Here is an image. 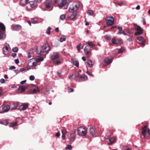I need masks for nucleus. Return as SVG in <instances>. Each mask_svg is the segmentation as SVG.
I'll return each mask as SVG.
<instances>
[{"label":"nucleus","mask_w":150,"mask_h":150,"mask_svg":"<svg viewBox=\"0 0 150 150\" xmlns=\"http://www.w3.org/2000/svg\"><path fill=\"white\" fill-rule=\"evenodd\" d=\"M74 90L73 89L71 88H68V91L69 92H72L74 91Z\"/></svg>","instance_id":"603ef678"},{"label":"nucleus","mask_w":150,"mask_h":150,"mask_svg":"<svg viewBox=\"0 0 150 150\" xmlns=\"http://www.w3.org/2000/svg\"><path fill=\"white\" fill-rule=\"evenodd\" d=\"M66 39V37L64 35L62 36L60 38L59 41L61 42L65 41Z\"/></svg>","instance_id":"7c9ffc66"},{"label":"nucleus","mask_w":150,"mask_h":150,"mask_svg":"<svg viewBox=\"0 0 150 150\" xmlns=\"http://www.w3.org/2000/svg\"><path fill=\"white\" fill-rule=\"evenodd\" d=\"M35 79V76L33 75H31L29 77V79L31 81H33Z\"/></svg>","instance_id":"49530a36"},{"label":"nucleus","mask_w":150,"mask_h":150,"mask_svg":"<svg viewBox=\"0 0 150 150\" xmlns=\"http://www.w3.org/2000/svg\"><path fill=\"white\" fill-rule=\"evenodd\" d=\"M79 6V4L78 2L75 3L73 5L69 7V13L77 12Z\"/></svg>","instance_id":"39448f33"},{"label":"nucleus","mask_w":150,"mask_h":150,"mask_svg":"<svg viewBox=\"0 0 150 150\" xmlns=\"http://www.w3.org/2000/svg\"><path fill=\"white\" fill-rule=\"evenodd\" d=\"M17 74L20 73V70H15L14 71Z\"/></svg>","instance_id":"bf43d9fd"},{"label":"nucleus","mask_w":150,"mask_h":150,"mask_svg":"<svg viewBox=\"0 0 150 150\" xmlns=\"http://www.w3.org/2000/svg\"><path fill=\"white\" fill-rule=\"evenodd\" d=\"M28 2L33 9H35L37 7V2L35 0H33V1L30 0Z\"/></svg>","instance_id":"f8f14e48"},{"label":"nucleus","mask_w":150,"mask_h":150,"mask_svg":"<svg viewBox=\"0 0 150 150\" xmlns=\"http://www.w3.org/2000/svg\"><path fill=\"white\" fill-rule=\"evenodd\" d=\"M15 68H16L14 66H11L10 67L9 69L10 70H12V69H14Z\"/></svg>","instance_id":"5fc2aeb1"},{"label":"nucleus","mask_w":150,"mask_h":150,"mask_svg":"<svg viewBox=\"0 0 150 150\" xmlns=\"http://www.w3.org/2000/svg\"><path fill=\"white\" fill-rule=\"evenodd\" d=\"M141 138H146L150 135V130L146 126H144L142 128V131Z\"/></svg>","instance_id":"7ed1b4c3"},{"label":"nucleus","mask_w":150,"mask_h":150,"mask_svg":"<svg viewBox=\"0 0 150 150\" xmlns=\"http://www.w3.org/2000/svg\"><path fill=\"white\" fill-rule=\"evenodd\" d=\"M113 59L112 57H108L106 58L104 60L103 65L104 66H106L111 64Z\"/></svg>","instance_id":"1a4fd4ad"},{"label":"nucleus","mask_w":150,"mask_h":150,"mask_svg":"<svg viewBox=\"0 0 150 150\" xmlns=\"http://www.w3.org/2000/svg\"><path fill=\"white\" fill-rule=\"evenodd\" d=\"M111 42L112 44L115 45L118 44H121L122 43V41L121 40H116L114 38H112V39Z\"/></svg>","instance_id":"f3484780"},{"label":"nucleus","mask_w":150,"mask_h":150,"mask_svg":"<svg viewBox=\"0 0 150 150\" xmlns=\"http://www.w3.org/2000/svg\"><path fill=\"white\" fill-rule=\"evenodd\" d=\"M37 63H36V61L35 62H33L31 64V66H30V67H32L33 69H37L36 67L37 66Z\"/></svg>","instance_id":"cd10ccee"},{"label":"nucleus","mask_w":150,"mask_h":150,"mask_svg":"<svg viewBox=\"0 0 150 150\" xmlns=\"http://www.w3.org/2000/svg\"><path fill=\"white\" fill-rule=\"evenodd\" d=\"M75 132L74 131H72L71 133V137L70 138L68 137L70 142H73L75 139Z\"/></svg>","instance_id":"dca6fc26"},{"label":"nucleus","mask_w":150,"mask_h":150,"mask_svg":"<svg viewBox=\"0 0 150 150\" xmlns=\"http://www.w3.org/2000/svg\"><path fill=\"white\" fill-rule=\"evenodd\" d=\"M22 28L21 26L19 24L15 25H13V30L15 31H18Z\"/></svg>","instance_id":"6ab92c4d"},{"label":"nucleus","mask_w":150,"mask_h":150,"mask_svg":"<svg viewBox=\"0 0 150 150\" xmlns=\"http://www.w3.org/2000/svg\"><path fill=\"white\" fill-rule=\"evenodd\" d=\"M125 48L123 47H122L118 50V53L120 54L121 53L123 52L124 50H125Z\"/></svg>","instance_id":"58836bf2"},{"label":"nucleus","mask_w":150,"mask_h":150,"mask_svg":"<svg viewBox=\"0 0 150 150\" xmlns=\"http://www.w3.org/2000/svg\"><path fill=\"white\" fill-rule=\"evenodd\" d=\"M137 40L139 41H141L139 44L142 45V47H144L145 46L146 40L142 36L137 37Z\"/></svg>","instance_id":"9b49d317"},{"label":"nucleus","mask_w":150,"mask_h":150,"mask_svg":"<svg viewBox=\"0 0 150 150\" xmlns=\"http://www.w3.org/2000/svg\"><path fill=\"white\" fill-rule=\"evenodd\" d=\"M57 75L59 76L60 77H61L62 76V75H61V72H60V71H58L57 72Z\"/></svg>","instance_id":"052dcab7"},{"label":"nucleus","mask_w":150,"mask_h":150,"mask_svg":"<svg viewBox=\"0 0 150 150\" xmlns=\"http://www.w3.org/2000/svg\"><path fill=\"white\" fill-rule=\"evenodd\" d=\"M18 48L17 47H13L12 49V51L16 52H18Z\"/></svg>","instance_id":"a19ab883"},{"label":"nucleus","mask_w":150,"mask_h":150,"mask_svg":"<svg viewBox=\"0 0 150 150\" xmlns=\"http://www.w3.org/2000/svg\"><path fill=\"white\" fill-rule=\"evenodd\" d=\"M66 148L67 149L70 150L72 149V147L71 146L68 145H67Z\"/></svg>","instance_id":"8fccbe9b"},{"label":"nucleus","mask_w":150,"mask_h":150,"mask_svg":"<svg viewBox=\"0 0 150 150\" xmlns=\"http://www.w3.org/2000/svg\"><path fill=\"white\" fill-rule=\"evenodd\" d=\"M77 77L79 78V79L82 81L86 80L88 79L87 76L85 74H83L80 76L76 75L74 76V78H75Z\"/></svg>","instance_id":"2eb2a0df"},{"label":"nucleus","mask_w":150,"mask_h":150,"mask_svg":"<svg viewBox=\"0 0 150 150\" xmlns=\"http://www.w3.org/2000/svg\"><path fill=\"white\" fill-rule=\"evenodd\" d=\"M26 80H23V81H21L20 82V83L22 84H23L24 83H25V82H26Z\"/></svg>","instance_id":"0e129e2a"},{"label":"nucleus","mask_w":150,"mask_h":150,"mask_svg":"<svg viewBox=\"0 0 150 150\" xmlns=\"http://www.w3.org/2000/svg\"><path fill=\"white\" fill-rule=\"evenodd\" d=\"M10 108V107L9 106L7 105H5L2 108L3 112H8Z\"/></svg>","instance_id":"412c9836"},{"label":"nucleus","mask_w":150,"mask_h":150,"mask_svg":"<svg viewBox=\"0 0 150 150\" xmlns=\"http://www.w3.org/2000/svg\"><path fill=\"white\" fill-rule=\"evenodd\" d=\"M15 62L16 64H18L19 63V61L18 59H16L15 60Z\"/></svg>","instance_id":"680f3d73"},{"label":"nucleus","mask_w":150,"mask_h":150,"mask_svg":"<svg viewBox=\"0 0 150 150\" xmlns=\"http://www.w3.org/2000/svg\"><path fill=\"white\" fill-rule=\"evenodd\" d=\"M20 71H25V69H23V68H21L20 70Z\"/></svg>","instance_id":"338daca9"},{"label":"nucleus","mask_w":150,"mask_h":150,"mask_svg":"<svg viewBox=\"0 0 150 150\" xmlns=\"http://www.w3.org/2000/svg\"><path fill=\"white\" fill-rule=\"evenodd\" d=\"M104 37L105 39H106V40H109L110 38V37L109 35H105L104 36Z\"/></svg>","instance_id":"3c124183"},{"label":"nucleus","mask_w":150,"mask_h":150,"mask_svg":"<svg viewBox=\"0 0 150 150\" xmlns=\"http://www.w3.org/2000/svg\"><path fill=\"white\" fill-rule=\"evenodd\" d=\"M60 19L62 20H64L65 18V16L64 14H62L60 16Z\"/></svg>","instance_id":"a18cd8bd"},{"label":"nucleus","mask_w":150,"mask_h":150,"mask_svg":"<svg viewBox=\"0 0 150 150\" xmlns=\"http://www.w3.org/2000/svg\"><path fill=\"white\" fill-rule=\"evenodd\" d=\"M6 28L4 25L2 23L0 22V40L4 39L6 37L5 33Z\"/></svg>","instance_id":"20e7f679"},{"label":"nucleus","mask_w":150,"mask_h":150,"mask_svg":"<svg viewBox=\"0 0 150 150\" xmlns=\"http://www.w3.org/2000/svg\"><path fill=\"white\" fill-rule=\"evenodd\" d=\"M17 124V123L16 122H12L9 125V127H13L16 126Z\"/></svg>","instance_id":"c9c22d12"},{"label":"nucleus","mask_w":150,"mask_h":150,"mask_svg":"<svg viewBox=\"0 0 150 150\" xmlns=\"http://www.w3.org/2000/svg\"><path fill=\"white\" fill-rule=\"evenodd\" d=\"M59 53L56 52H54L51 55L50 58L54 64H58L61 63V60L59 59Z\"/></svg>","instance_id":"f03ea898"},{"label":"nucleus","mask_w":150,"mask_h":150,"mask_svg":"<svg viewBox=\"0 0 150 150\" xmlns=\"http://www.w3.org/2000/svg\"><path fill=\"white\" fill-rule=\"evenodd\" d=\"M67 132L66 130L64 129H62V138L64 139L65 137V135Z\"/></svg>","instance_id":"a878e982"},{"label":"nucleus","mask_w":150,"mask_h":150,"mask_svg":"<svg viewBox=\"0 0 150 150\" xmlns=\"http://www.w3.org/2000/svg\"><path fill=\"white\" fill-rule=\"evenodd\" d=\"M94 13L93 12L92 10H90L88 11L87 14L89 16H92Z\"/></svg>","instance_id":"79ce46f5"},{"label":"nucleus","mask_w":150,"mask_h":150,"mask_svg":"<svg viewBox=\"0 0 150 150\" xmlns=\"http://www.w3.org/2000/svg\"><path fill=\"white\" fill-rule=\"evenodd\" d=\"M143 33V30H140L137 31V32H136L134 33V34L135 35H137L142 34Z\"/></svg>","instance_id":"2f4dec72"},{"label":"nucleus","mask_w":150,"mask_h":150,"mask_svg":"<svg viewBox=\"0 0 150 150\" xmlns=\"http://www.w3.org/2000/svg\"><path fill=\"white\" fill-rule=\"evenodd\" d=\"M16 54L15 53H13L11 55V56L13 57H15L16 56Z\"/></svg>","instance_id":"e2e57ef3"},{"label":"nucleus","mask_w":150,"mask_h":150,"mask_svg":"<svg viewBox=\"0 0 150 150\" xmlns=\"http://www.w3.org/2000/svg\"><path fill=\"white\" fill-rule=\"evenodd\" d=\"M27 88V87L26 86H20L18 88V90L20 91L21 92L24 91Z\"/></svg>","instance_id":"393cba45"},{"label":"nucleus","mask_w":150,"mask_h":150,"mask_svg":"<svg viewBox=\"0 0 150 150\" xmlns=\"http://www.w3.org/2000/svg\"><path fill=\"white\" fill-rule=\"evenodd\" d=\"M86 44H87L90 48H92L94 46L93 43L92 42H86Z\"/></svg>","instance_id":"473e14b6"},{"label":"nucleus","mask_w":150,"mask_h":150,"mask_svg":"<svg viewBox=\"0 0 150 150\" xmlns=\"http://www.w3.org/2000/svg\"><path fill=\"white\" fill-rule=\"evenodd\" d=\"M1 123L2 124L6 125L8 124V122L6 120H4L3 121L1 122Z\"/></svg>","instance_id":"37998d69"},{"label":"nucleus","mask_w":150,"mask_h":150,"mask_svg":"<svg viewBox=\"0 0 150 150\" xmlns=\"http://www.w3.org/2000/svg\"><path fill=\"white\" fill-rule=\"evenodd\" d=\"M90 133L92 134L93 135H94L95 134V131L94 129L92 127H91L89 129Z\"/></svg>","instance_id":"f704fd0d"},{"label":"nucleus","mask_w":150,"mask_h":150,"mask_svg":"<svg viewBox=\"0 0 150 150\" xmlns=\"http://www.w3.org/2000/svg\"><path fill=\"white\" fill-rule=\"evenodd\" d=\"M30 0H21L20 1L21 4L22 5H26L25 8L28 11H30L33 9L31 7V6L29 3H28V2Z\"/></svg>","instance_id":"423d86ee"},{"label":"nucleus","mask_w":150,"mask_h":150,"mask_svg":"<svg viewBox=\"0 0 150 150\" xmlns=\"http://www.w3.org/2000/svg\"><path fill=\"white\" fill-rule=\"evenodd\" d=\"M71 62L72 64L76 66L77 67H79V63L77 59L75 58H72L71 59Z\"/></svg>","instance_id":"a211bd4d"},{"label":"nucleus","mask_w":150,"mask_h":150,"mask_svg":"<svg viewBox=\"0 0 150 150\" xmlns=\"http://www.w3.org/2000/svg\"><path fill=\"white\" fill-rule=\"evenodd\" d=\"M86 63L87 65V66L91 68L93 66V62L91 60L89 59L88 60Z\"/></svg>","instance_id":"4be33fe9"},{"label":"nucleus","mask_w":150,"mask_h":150,"mask_svg":"<svg viewBox=\"0 0 150 150\" xmlns=\"http://www.w3.org/2000/svg\"><path fill=\"white\" fill-rule=\"evenodd\" d=\"M78 134L81 136H85L87 134L86 129L83 127H79L77 130Z\"/></svg>","instance_id":"0eeeda50"},{"label":"nucleus","mask_w":150,"mask_h":150,"mask_svg":"<svg viewBox=\"0 0 150 150\" xmlns=\"http://www.w3.org/2000/svg\"><path fill=\"white\" fill-rule=\"evenodd\" d=\"M9 45L8 43H6L5 46L2 48L3 53L5 55H7L8 54V47Z\"/></svg>","instance_id":"9d476101"},{"label":"nucleus","mask_w":150,"mask_h":150,"mask_svg":"<svg viewBox=\"0 0 150 150\" xmlns=\"http://www.w3.org/2000/svg\"><path fill=\"white\" fill-rule=\"evenodd\" d=\"M106 140L109 145H112L115 141V138L114 137H108L106 139Z\"/></svg>","instance_id":"4468645a"},{"label":"nucleus","mask_w":150,"mask_h":150,"mask_svg":"<svg viewBox=\"0 0 150 150\" xmlns=\"http://www.w3.org/2000/svg\"><path fill=\"white\" fill-rule=\"evenodd\" d=\"M133 25L136 30L138 31L143 30L139 26L137 25V24L133 23Z\"/></svg>","instance_id":"bb28decb"},{"label":"nucleus","mask_w":150,"mask_h":150,"mask_svg":"<svg viewBox=\"0 0 150 150\" xmlns=\"http://www.w3.org/2000/svg\"><path fill=\"white\" fill-rule=\"evenodd\" d=\"M38 19L37 18H33L32 20V22L35 23L37 22L38 21Z\"/></svg>","instance_id":"de8ad7c7"},{"label":"nucleus","mask_w":150,"mask_h":150,"mask_svg":"<svg viewBox=\"0 0 150 150\" xmlns=\"http://www.w3.org/2000/svg\"><path fill=\"white\" fill-rule=\"evenodd\" d=\"M44 59L42 57H38L37 58L34 59L36 62V63H39V62L42 61Z\"/></svg>","instance_id":"c85d7f7f"},{"label":"nucleus","mask_w":150,"mask_h":150,"mask_svg":"<svg viewBox=\"0 0 150 150\" xmlns=\"http://www.w3.org/2000/svg\"><path fill=\"white\" fill-rule=\"evenodd\" d=\"M51 28L50 27H49L47 30H46V33L48 35H49L50 33L51 32Z\"/></svg>","instance_id":"ea45409f"},{"label":"nucleus","mask_w":150,"mask_h":150,"mask_svg":"<svg viewBox=\"0 0 150 150\" xmlns=\"http://www.w3.org/2000/svg\"><path fill=\"white\" fill-rule=\"evenodd\" d=\"M45 4L47 8H50L52 4V0H47L46 1Z\"/></svg>","instance_id":"5701e85b"},{"label":"nucleus","mask_w":150,"mask_h":150,"mask_svg":"<svg viewBox=\"0 0 150 150\" xmlns=\"http://www.w3.org/2000/svg\"><path fill=\"white\" fill-rule=\"evenodd\" d=\"M5 81V80L4 79H2L0 80V82L1 83H4Z\"/></svg>","instance_id":"4d7b16f0"},{"label":"nucleus","mask_w":150,"mask_h":150,"mask_svg":"<svg viewBox=\"0 0 150 150\" xmlns=\"http://www.w3.org/2000/svg\"><path fill=\"white\" fill-rule=\"evenodd\" d=\"M117 4L120 6H121L124 5V3L122 1L119 2L117 3Z\"/></svg>","instance_id":"09e8293b"},{"label":"nucleus","mask_w":150,"mask_h":150,"mask_svg":"<svg viewBox=\"0 0 150 150\" xmlns=\"http://www.w3.org/2000/svg\"><path fill=\"white\" fill-rule=\"evenodd\" d=\"M77 14V12H73V13H69L67 17L70 20H73L76 17Z\"/></svg>","instance_id":"ddd939ff"},{"label":"nucleus","mask_w":150,"mask_h":150,"mask_svg":"<svg viewBox=\"0 0 150 150\" xmlns=\"http://www.w3.org/2000/svg\"><path fill=\"white\" fill-rule=\"evenodd\" d=\"M140 6L139 5H138L136 8V9L137 10H139L140 9Z\"/></svg>","instance_id":"69168bd1"},{"label":"nucleus","mask_w":150,"mask_h":150,"mask_svg":"<svg viewBox=\"0 0 150 150\" xmlns=\"http://www.w3.org/2000/svg\"><path fill=\"white\" fill-rule=\"evenodd\" d=\"M86 73L89 75L90 76H93V75L91 73H90L87 70L86 72Z\"/></svg>","instance_id":"6e6d98bb"},{"label":"nucleus","mask_w":150,"mask_h":150,"mask_svg":"<svg viewBox=\"0 0 150 150\" xmlns=\"http://www.w3.org/2000/svg\"><path fill=\"white\" fill-rule=\"evenodd\" d=\"M17 106V103H13L11 106L10 108L11 109V110H13L16 108Z\"/></svg>","instance_id":"c756f323"},{"label":"nucleus","mask_w":150,"mask_h":150,"mask_svg":"<svg viewBox=\"0 0 150 150\" xmlns=\"http://www.w3.org/2000/svg\"><path fill=\"white\" fill-rule=\"evenodd\" d=\"M40 91L38 87H36V88H34L33 90V92L34 93H37L40 92Z\"/></svg>","instance_id":"e433bc0d"},{"label":"nucleus","mask_w":150,"mask_h":150,"mask_svg":"<svg viewBox=\"0 0 150 150\" xmlns=\"http://www.w3.org/2000/svg\"><path fill=\"white\" fill-rule=\"evenodd\" d=\"M119 30L118 32L117 33V34L120 35L122 34V28L121 27H118L117 28Z\"/></svg>","instance_id":"4c0bfd02"},{"label":"nucleus","mask_w":150,"mask_h":150,"mask_svg":"<svg viewBox=\"0 0 150 150\" xmlns=\"http://www.w3.org/2000/svg\"><path fill=\"white\" fill-rule=\"evenodd\" d=\"M90 50V49L89 48V47L88 46H86L85 47L84 50V51L86 55H88L89 54Z\"/></svg>","instance_id":"b1692460"},{"label":"nucleus","mask_w":150,"mask_h":150,"mask_svg":"<svg viewBox=\"0 0 150 150\" xmlns=\"http://www.w3.org/2000/svg\"><path fill=\"white\" fill-rule=\"evenodd\" d=\"M28 106V105L27 104H23L19 106V109L21 110H25Z\"/></svg>","instance_id":"aec40b11"},{"label":"nucleus","mask_w":150,"mask_h":150,"mask_svg":"<svg viewBox=\"0 0 150 150\" xmlns=\"http://www.w3.org/2000/svg\"><path fill=\"white\" fill-rule=\"evenodd\" d=\"M50 50V46L47 44H45L42 46L40 51L37 50V54L41 55H45Z\"/></svg>","instance_id":"f257e3e1"},{"label":"nucleus","mask_w":150,"mask_h":150,"mask_svg":"<svg viewBox=\"0 0 150 150\" xmlns=\"http://www.w3.org/2000/svg\"><path fill=\"white\" fill-rule=\"evenodd\" d=\"M106 21L107 25L110 26L113 24L114 19L113 16H108L107 18Z\"/></svg>","instance_id":"6e6552de"},{"label":"nucleus","mask_w":150,"mask_h":150,"mask_svg":"<svg viewBox=\"0 0 150 150\" xmlns=\"http://www.w3.org/2000/svg\"><path fill=\"white\" fill-rule=\"evenodd\" d=\"M66 3V1L65 0H63L61 3L59 4V7H63L65 5Z\"/></svg>","instance_id":"72a5a7b5"},{"label":"nucleus","mask_w":150,"mask_h":150,"mask_svg":"<svg viewBox=\"0 0 150 150\" xmlns=\"http://www.w3.org/2000/svg\"><path fill=\"white\" fill-rule=\"evenodd\" d=\"M81 44H80L79 45H77V49L79 51L80 50V47H81Z\"/></svg>","instance_id":"864d4df0"},{"label":"nucleus","mask_w":150,"mask_h":150,"mask_svg":"<svg viewBox=\"0 0 150 150\" xmlns=\"http://www.w3.org/2000/svg\"><path fill=\"white\" fill-rule=\"evenodd\" d=\"M60 132H57L55 134V136L57 137H59L60 136Z\"/></svg>","instance_id":"13d9d810"},{"label":"nucleus","mask_w":150,"mask_h":150,"mask_svg":"<svg viewBox=\"0 0 150 150\" xmlns=\"http://www.w3.org/2000/svg\"><path fill=\"white\" fill-rule=\"evenodd\" d=\"M122 34L124 35H127L126 33L124 31H122Z\"/></svg>","instance_id":"774afa93"},{"label":"nucleus","mask_w":150,"mask_h":150,"mask_svg":"<svg viewBox=\"0 0 150 150\" xmlns=\"http://www.w3.org/2000/svg\"><path fill=\"white\" fill-rule=\"evenodd\" d=\"M34 59H30L28 61V66L30 67V66H31V64L33 60H34Z\"/></svg>","instance_id":"c03bdc74"}]
</instances>
